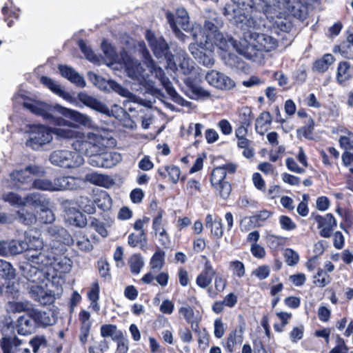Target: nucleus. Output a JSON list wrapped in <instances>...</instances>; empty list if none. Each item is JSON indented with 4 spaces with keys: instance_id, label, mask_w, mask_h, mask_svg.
I'll list each match as a JSON object with an SVG mask.
<instances>
[{
    "instance_id": "nucleus-2",
    "label": "nucleus",
    "mask_w": 353,
    "mask_h": 353,
    "mask_svg": "<svg viewBox=\"0 0 353 353\" xmlns=\"http://www.w3.org/2000/svg\"><path fill=\"white\" fill-rule=\"evenodd\" d=\"M277 45L276 39L271 36L248 31L244 34L243 50H241V54L255 61L261 56L262 51H272Z\"/></svg>"
},
{
    "instance_id": "nucleus-56",
    "label": "nucleus",
    "mask_w": 353,
    "mask_h": 353,
    "mask_svg": "<svg viewBox=\"0 0 353 353\" xmlns=\"http://www.w3.org/2000/svg\"><path fill=\"white\" fill-rule=\"evenodd\" d=\"M76 202H77V205L79 210H81L90 214H93L95 212L93 203L89 201L88 198L81 197L80 199Z\"/></svg>"
},
{
    "instance_id": "nucleus-12",
    "label": "nucleus",
    "mask_w": 353,
    "mask_h": 353,
    "mask_svg": "<svg viewBox=\"0 0 353 353\" xmlns=\"http://www.w3.org/2000/svg\"><path fill=\"white\" fill-rule=\"evenodd\" d=\"M65 212V219L70 225L83 228L87 224V219L74 200H65L61 203Z\"/></svg>"
},
{
    "instance_id": "nucleus-46",
    "label": "nucleus",
    "mask_w": 353,
    "mask_h": 353,
    "mask_svg": "<svg viewBox=\"0 0 353 353\" xmlns=\"http://www.w3.org/2000/svg\"><path fill=\"white\" fill-rule=\"evenodd\" d=\"M331 282V277L323 269L319 268L314 276V283L319 287L323 288Z\"/></svg>"
},
{
    "instance_id": "nucleus-64",
    "label": "nucleus",
    "mask_w": 353,
    "mask_h": 353,
    "mask_svg": "<svg viewBox=\"0 0 353 353\" xmlns=\"http://www.w3.org/2000/svg\"><path fill=\"white\" fill-rule=\"evenodd\" d=\"M339 143L346 150H353V133L348 132L347 135L341 136Z\"/></svg>"
},
{
    "instance_id": "nucleus-15",
    "label": "nucleus",
    "mask_w": 353,
    "mask_h": 353,
    "mask_svg": "<svg viewBox=\"0 0 353 353\" xmlns=\"http://www.w3.org/2000/svg\"><path fill=\"white\" fill-rule=\"evenodd\" d=\"M44 173L43 168L38 165H29L24 170H16L10 174V177L13 181L19 182L21 184L28 185V187L23 189H30V185L32 183L34 176H41Z\"/></svg>"
},
{
    "instance_id": "nucleus-7",
    "label": "nucleus",
    "mask_w": 353,
    "mask_h": 353,
    "mask_svg": "<svg viewBox=\"0 0 353 353\" xmlns=\"http://www.w3.org/2000/svg\"><path fill=\"white\" fill-rule=\"evenodd\" d=\"M28 136L26 141V146L37 150L52 141L53 132L50 128L45 125H35L30 128Z\"/></svg>"
},
{
    "instance_id": "nucleus-40",
    "label": "nucleus",
    "mask_w": 353,
    "mask_h": 353,
    "mask_svg": "<svg viewBox=\"0 0 353 353\" xmlns=\"http://www.w3.org/2000/svg\"><path fill=\"white\" fill-rule=\"evenodd\" d=\"M101 334L103 337H111L115 341L123 336V332L119 330L116 325L112 324H105L101 327Z\"/></svg>"
},
{
    "instance_id": "nucleus-49",
    "label": "nucleus",
    "mask_w": 353,
    "mask_h": 353,
    "mask_svg": "<svg viewBox=\"0 0 353 353\" xmlns=\"http://www.w3.org/2000/svg\"><path fill=\"white\" fill-rule=\"evenodd\" d=\"M265 239L268 246L272 250H278L282 247L285 242L284 237L276 236L272 234H267Z\"/></svg>"
},
{
    "instance_id": "nucleus-58",
    "label": "nucleus",
    "mask_w": 353,
    "mask_h": 353,
    "mask_svg": "<svg viewBox=\"0 0 353 353\" xmlns=\"http://www.w3.org/2000/svg\"><path fill=\"white\" fill-rule=\"evenodd\" d=\"M97 205L99 208L102 209L103 211L110 210L112 205V200L110 196L105 192L100 196L98 199Z\"/></svg>"
},
{
    "instance_id": "nucleus-24",
    "label": "nucleus",
    "mask_w": 353,
    "mask_h": 353,
    "mask_svg": "<svg viewBox=\"0 0 353 353\" xmlns=\"http://www.w3.org/2000/svg\"><path fill=\"white\" fill-rule=\"evenodd\" d=\"M61 250L55 248L53 256V263L51 265L54 271L57 273L65 274L70 271L72 268L71 260L63 254H60Z\"/></svg>"
},
{
    "instance_id": "nucleus-23",
    "label": "nucleus",
    "mask_w": 353,
    "mask_h": 353,
    "mask_svg": "<svg viewBox=\"0 0 353 353\" xmlns=\"http://www.w3.org/2000/svg\"><path fill=\"white\" fill-rule=\"evenodd\" d=\"M54 108L57 109V112H59L62 115L69 117L85 127L90 128L92 126V121L91 118L86 114H81L74 110L63 108L59 105L54 106Z\"/></svg>"
},
{
    "instance_id": "nucleus-22",
    "label": "nucleus",
    "mask_w": 353,
    "mask_h": 353,
    "mask_svg": "<svg viewBox=\"0 0 353 353\" xmlns=\"http://www.w3.org/2000/svg\"><path fill=\"white\" fill-rule=\"evenodd\" d=\"M37 327V323H35L30 311L20 316L17 319L16 329L20 335L31 334Z\"/></svg>"
},
{
    "instance_id": "nucleus-26",
    "label": "nucleus",
    "mask_w": 353,
    "mask_h": 353,
    "mask_svg": "<svg viewBox=\"0 0 353 353\" xmlns=\"http://www.w3.org/2000/svg\"><path fill=\"white\" fill-rule=\"evenodd\" d=\"M47 233L54 241L61 242L65 245H72L74 243V239L63 228L50 225L48 227Z\"/></svg>"
},
{
    "instance_id": "nucleus-57",
    "label": "nucleus",
    "mask_w": 353,
    "mask_h": 353,
    "mask_svg": "<svg viewBox=\"0 0 353 353\" xmlns=\"http://www.w3.org/2000/svg\"><path fill=\"white\" fill-rule=\"evenodd\" d=\"M285 262L290 266L296 265L299 261V254L292 249L288 248L284 252Z\"/></svg>"
},
{
    "instance_id": "nucleus-45",
    "label": "nucleus",
    "mask_w": 353,
    "mask_h": 353,
    "mask_svg": "<svg viewBox=\"0 0 353 353\" xmlns=\"http://www.w3.org/2000/svg\"><path fill=\"white\" fill-rule=\"evenodd\" d=\"M34 188L44 191L54 192L52 180L48 179H37L30 185V188Z\"/></svg>"
},
{
    "instance_id": "nucleus-1",
    "label": "nucleus",
    "mask_w": 353,
    "mask_h": 353,
    "mask_svg": "<svg viewBox=\"0 0 353 353\" xmlns=\"http://www.w3.org/2000/svg\"><path fill=\"white\" fill-rule=\"evenodd\" d=\"M23 107L31 112L42 117L50 123L59 125L60 128H54L53 134L59 139H77L80 132L72 129L75 125L61 117H55L53 113L57 111L54 106L37 101H23Z\"/></svg>"
},
{
    "instance_id": "nucleus-16",
    "label": "nucleus",
    "mask_w": 353,
    "mask_h": 353,
    "mask_svg": "<svg viewBox=\"0 0 353 353\" xmlns=\"http://www.w3.org/2000/svg\"><path fill=\"white\" fill-rule=\"evenodd\" d=\"M23 276L29 281L33 283H43L46 279H50V273L39 269L32 263L28 261L27 263L21 265Z\"/></svg>"
},
{
    "instance_id": "nucleus-28",
    "label": "nucleus",
    "mask_w": 353,
    "mask_h": 353,
    "mask_svg": "<svg viewBox=\"0 0 353 353\" xmlns=\"http://www.w3.org/2000/svg\"><path fill=\"white\" fill-rule=\"evenodd\" d=\"M78 98L85 105L99 112L110 114V110L108 107L94 97L86 93L81 92L78 94Z\"/></svg>"
},
{
    "instance_id": "nucleus-21",
    "label": "nucleus",
    "mask_w": 353,
    "mask_h": 353,
    "mask_svg": "<svg viewBox=\"0 0 353 353\" xmlns=\"http://www.w3.org/2000/svg\"><path fill=\"white\" fill-rule=\"evenodd\" d=\"M145 38L154 55L157 58L165 57L168 61L172 55L168 54V46L165 41L162 37H156L150 30L146 32Z\"/></svg>"
},
{
    "instance_id": "nucleus-53",
    "label": "nucleus",
    "mask_w": 353,
    "mask_h": 353,
    "mask_svg": "<svg viewBox=\"0 0 353 353\" xmlns=\"http://www.w3.org/2000/svg\"><path fill=\"white\" fill-rule=\"evenodd\" d=\"M314 121L312 119H310L307 123L305 126L301 127L297 130V137H304L305 139H312Z\"/></svg>"
},
{
    "instance_id": "nucleus-30",
    "label": "nucleus",
    "mask_w": 353,
    "mask_h": 353,
    "mask_svg": "<svg viewBox=\"0 0 353 353\" xmlns=\"http://www.w3.org/2000/svg\"><path fill=\"white\" fill-rule=\"evenodd\" d=\"M37 323V327H47L55 323V319L51 311L32 310L30 311Z\"/></svg>"
},
{
    "instance_id": "nucleus-39",
    "label": "nucleus",
    "mask_w": 353,
    "mask_h": 353,
    "mask_svg": "<svg viewBox=\"0 0 353 353\" xmlns=\"http://www.w3.org/2000/svg\"><path fill=\"white\" fill-rule=\"evenodd\" d=\"M334 62V57L331 54H325L323 57L314 61L312 68L314 70L322 73L325 72Z\"/></svg>"
},
{
    "instance_id": "nucleus-17",
    "label": "nucleus",
    "mask_w": 353,
    "mask_h": 353,
    "mask_svg": "<svg viewBox=\"0 0 353 353\" xmlns=\"http://www.w3.org/2000/svg\"><path fill=\"white\" fill-rule=\"evenodd\" d=\"M312 219L318 225V228L321 229L319 234L322 237L329 238L332 236L334 228L336 226V221L334 216L330 214H326L321 216L316 213H312Z\"/></svg>"
},
{
    "instance_id": "nucleus-35",
    "label": "nucleus",
    "mask_w": 353,
    "mask_h": 353,
    "mask_svg": "<svg viewBox=\"0 0 353 353\" xmlns=\"http://www.w3.org/2000/svg\"><path fill=\"white\" fill-rule=\"evenodd\" d=\"M353 76V70L347 61L341 62L337 68L336 80L339 83L343 84L350 80Z\"/></svg>"
},
{
    "instance_id": "nucleus-25",
    "label": "nucleus",
    "mask_w": 353,
    "mask_h": 353,
    "mask_svg": "<svg viewBox=\"0 0 353 353\" xmlns=\"http://www.w3.org/2000/svg\"><path fill=\"white\" fill-rule=\"evenodd\" d=\"M35 283L30 288L31 296L41 305L50 304L54 301V296L50 292H48L40 285Z\"/></svg>"
},
{
    "instance_id": "nucleus-19",
    "label": "nucleus",
    "mask_w": 353,
    "mask_h": 353,
    "mask_svg": "<svg viewBox=\"0 0 353 353\" xmlns=\"http://www.w3.org/2000/svg\"><path fill=\"white\" fill-rule=\"evenodd\" d=\"M121 155L118 152H104L90 157L89 163L95 167L110 168L121 161Z\"/></svg>"
},
{
    "instance_id": "nucleus-6",
    "label": "nucleus",
    "mask_w": 353,
    "mask_h": 353,
    "mask_svg": "<svg viewBox=\"0 0 353 353\" xmlns=\"http://www.w3.org/2000/svg\"><path fill=\"white\" fill-rule=\"evenodd\" d=\"M223 22L220 17L210 18L205 21L203 28L199 24H194L191 30V36L196 39H201V44L212 41L214 34L221 32L219 30L223 27Z\"/></svg>"
},
{
    "instance_id": "nucleus-31",
    "label": "nucleus",
    "mask_w": 353,
    "mask_h": 353,
    "mask_svg": "<svg viewBox=\"0 0 353 353\" xmlns=\"http://www.w3.org/2000/svg\"><path fill=\"white\" fill-rule=\"evenodd\" d=\"M215 271L209 261H206L203 270L198 275L196 283L201 288H206L212 282Z\"/></svg>"
},
{
    "instance_id": "nucleus-36",
    "label": "nucleus",
    "mask_w": 353,
    "mask_h": 353,
    "mask_svg": "<svg viewBox=\"0 0 353 353\" xmlns=\"http://www.w3.org/2000/svg\"><path fill=\"white\" fill-rule=\"evenodd\" d=\"M8 250H9V254L15 255L25 250H28V252L30 250H33V245L31 243H28L23 240H13L8 243Z\"/></svg>"
},
{
    "instance_id": "nucleus-59",
    "label": "nucleus",
    "mask_w": 353,
    "mask_h": 353,
    "mask_svg": "<svg viewBox=\"0 0 353 353\" xmlns=\"http://www.w3.org/2000/svg\"><path fill=\"white\" fill-rule=\"evenodd\" d=\"M201 191V184L200 183L194 179L189 180L187 182L185 192L187 194L190 196H195L198 192Z\"/></svg>"
},
{
    "instance_id": "nucleus-50",
    "label": "nucleus",
    "mask_w": 353,
    "mask_h": 353,
    "mask_svg": "<svg viewBox=\"0 0 353 353\" xmlns=\"http://www.w3.org/2000/svg\"><path fill=\"white\" fill-rule=\"evenodd\" d=\"M143 243L142 245H144L147 243L145 232H141L139 234L131 233L129 234L128 243L130 247L134 248L137 246L139 243Z\"/></svg>"
},
{
    "instance_id": "nucleus-47",
    "label": "nucleus",
    "mask_w": 353,
    "mask_h": 353,
    "mask_svg": "<svg viewBox=\"0 0 353 353\" xmlns=\"http://www.w3.org/2000/svg\"><path fill=\"white\" fill-rule=\"evenodd\" d=\"M128 263L132 273L138 274L144 265V261L140 254H133L129 259Z\"/></svg>"
},
{
    "instance_id": "nucleus-61",
    "label": "nucleus",
    "mask_w": 353,
    "mask_h": 353,
    "mask_svg": "<svg viewBox=\"0 0 353 353\" xmlns=\"http://www.w3.org/2000/svg\"><path fill=\"white\" fill-rule=\"evenodd\" d=\"M39 218L44 223H52L55 220V216L52 210L46 207L41 209Z\"/></svg>"
},
{
    "instance_id": "nucleus-10",
    "label": "nucleus",
    "mask_w": 353,
    "mask_h": 353,
    "mask_svg": "<svg viewBox=\"0 0 353 353\" xmlns=\"http://www.w3.org/2000/svg\"><path fill=\"white\" fill-rule=\"evenodd\" d=\"M145 64L150 72L160 81L161 85L165 89L167 94L170 97L173 101L179 105L183 106L185 105L188 102L176 92L170 79L165 77L161 68L157 66L154 62L150 59V58L146 59Z\"/></svg>"
},
{
    "instance_id": "nucleus-38",
    "label": "nucleus",
    "mask_w": 353,
    "mask_h": 353,
    "mask_svg": "<svg viewBox=\"0 0 353 353\" xmlns=\"http://www.w3.org/2000/svg\"><path fill=\"white\" fill-rule=\"evenodd\" d=\"M41 81L43 85H46L52 92L56 94L63 97L66 100H68L71 98L70 94L63 90L61 86L52 79L47 77H42L41 78Z\"/></svg>"
},
{
    "instance_id": "nucleus-11",
    "label": "nucleus",
    "mask_w": 353,
    "mask_h": 353,
    "mask_svg": "<svg viewBox=\"0 0 353 353\" xmlns=\"http://www.w3.org/2000/svg\"><path fill=\"white\" fill-rule=\"evenodd\" d=\"M100 140V137L94 133L89 132L87 134L79 133L72 143V147L75 152L81 155L84 154L91 157L97 152Z\"/></svg>"
},
{
    "instance_id": "nucleus-5",
    "label": "nucleus",
    "mask_w": 353,
    "mask_h": 353,
    "mask_svg": "<svg viewBox=\"0 0 353 353\" xmlns=\"http://www.w3.org/2000/svg\"><path fill=\"white\" fill-rule=\"evenodd\" d=\"M166 19L175 36L181 41H185L187 37L181 31V29L191 33L193 26L190 23L189 15L186 10L184 8H178L175 14L167 12Z\"/></svg>"
},
{
    "instance_id": "nucleus-54",
    "label": "nucleus",
    "mask_w": 353,
    "mask_h": 353,
    "mask_svg": "<svg viewBox=\"0 0 353 353\" xmlns=\"http://www.w3.org/2000/svg\"><path fill=\"white\" fill-rule=\"evenodd\" d=\"M271 213L269 211L264 210L261 212L259 214L252 216L250 217H245L242 219L243 223H246L247 221H250L252 223H254V225H260V221H264L268 219Z\"/></svg>"
},
{
    "instance_id": "nucleus-60",
    "label": "nucleus",
    "mask_w": 353,
    "mask_h": 353,
    "mask_svg": "<svg viewBox=\"0 0 353 353\" xmlns=\"http://www.w3.org/2000/svg\"><path fill=\"white\" fill-rule=\"evenodd\" d=\"M213 187L219 191L220 196L224 199L228 198L232 191L231 185L228 181H223L220 183V184H217V185H214Z\"/></svg>"
},
{
    "instance_id": "nucleus-29",
    "label": "nucleus",
    "mask_w": 353,
    "mask_h": 353,
    "mask_svg": "<svg viewBox=\"0 0 353 353\" xmlns=\"http://www.w3.org/2000/svg\"><path fill=\"white\" fill-rule=\"evenodd\" d=\"M78 98L85 105L99 112L110 114V110L108 107L94 97L86 93L81 92L78 94Z\"/></svg>"
},
{
    "instance_id": "nucleus-8",
    "label": "nucleus",
    "mask_w": 353,
    "mask_h": 353,
    "mask_svg": "<svg viewBox=\"0 0 353 353\" xmlns=\"http://www.w3.org/2000/svg\"><path fill=\"white\" fill-rule=\"evenodd\" d=\"M52 164L65 168H77L84 162V159L79 153L68 150H55L50 156Z\"/></svg>"
},
{
    "instance_id": "nucleus-20",
    "label": "nucleus",
    "mask_w": 353,
    "mask_h": 353,
    "mask_svg": "<svg viewBox=\"0 0 353 353\" xmlns=\"http://www.w3.org/2000/svg\"><path fill=\"white\" fill-rule=\"evenodd\" d=\"M83 183V179L71 176H60L52 180L54 192L77 190Z\"/></svg>"
},
{
    "instance_id": "nucleus-3",
    "label": "nucleus",
    "mask_w": 353,
    "mask_h": 353,
    "mask_svg": "<svg viewBox=\"0 0 353 353\" xmlns=\"http://www.w3.org/2000/svg\"><path fill=\"white\" fill-rule=\"evenodd\" d=\"M101 48L106 59L110 60L111 67L114 64H119L121 68H125L129 77L137 79L143 77V69L141 63L129 56L125 50H122L120 55H117L113 46L106 41L102 42Z\"/></svg>"
},
{
    "instance_id": "nucleus-34",
    "label": "nucleus",
    "mask_w": 353,
    "mask_h": 353,
    "mask_svg": "<svg viewBox=\"0 0 353 353\" xmlns=\"http://www.w3.org/2000/svg\"><path fill=\"white\" fill-rule=\"evenodd\" d=\"M243 340V331L241 327L230 333L225 344V348L228 352H232L236 345H241Z\"/></svg>"
},
{
    "instance_id": "nucleus-27",
    "label": "nucleus",
    "mask_w": 353,
    "mask_h": 353,
    "mask_svg": "<svg viewBox=\"0 0 353 353\" xmlns=\"http://www.w3.org/2000/svg\"><path fill=\"white\" fill-rule=\"evenodd\" d=\"M84 181H88L92 184L101 186L105 188H110L114 184V180L111 176L100 174L96 172L87 173L85 176Z\"/></svg>"
},
{
    "instance_id": "nucleus-37",
    "label": "nucleus",
    "mask_w": 353,
    "mask_h": 353,
    "mask_svg": "<svg viewBox=\"0 0 353 353\" xmlns=\"http://www.w3.org/2000/svg\"><path fill=\"white\" fill-rule=\"evenodd\" d=\"M272 123V117L270 112H263L260 114L256 120L255 130L256 132L263 135L265 132L267 131V126L270 125Z\"/></svg>"
},
{
    "instance_id": "nucleus-62",
    "label": "nucleus",
    "mask_w": 353,
    "mask_h": 353,
    "mask_svg": "<svg viewBox=\"0 0 353 353\" xmlns=\"http://www.w3.org/2000/svg\"><path fill=\"white\" fill-rule=\"evenodd\" d=\"M281 228L287 231L293 230L296 228V223L288 216L281 215L279 217Z\"/></svg>"
},
{
    "instance_id": "nucleus-48",
    "label": "nucleus",
    "mask_w": 353,
    "mask_h": 353,
    "mask_svg": "<svg viewBox=\"0 0 353 353\" xmlns=\"http://www.w3.org/2000/svg\"><path fill=\"white\" fill-rule=\"evenodd\" d=\"M74 239L77 241V247L82 251H90L92 249V244L90 240L86 237L82 232L75 233Z\"/></svg>"
},
{
    "instance_id": "nucleus-43",
    "label": "nucleus",
    "mask_w": 353,
    "mask_h": 353,
    "mask_svg": "<svg viewBox=\"0 0 353 353\" xmlns=\"http://www.w3.org/2000/svg\"><path fill=\"white\" fill-rule=\"evenodd\" d=\"M17 219L20 223L25 225H30L36 223L37 216L32 212H29L26 209H21L17 211Z\"/></svg>"
},
{
    "instance_id": "nucleus-63",
    "label": "nucleus",
    "mask_w": 353,
    "mask_h": 353,
    "mask_svg": "<svg viewBox=\"0 0 353 353\" xmlns=\"http://www.w3.org/2000/svg\"><path fill=\"white\" fill-rule=\"evenodd\" d=\"M348 347L345 345V341L339 335L336 336V345L329 353H347Z\"/></svg>"
},
{
    "instance_id": "nucleus-51",
    "label": "nucleus",
    "mask_w": 353,
    "mask_h": 353,
    "mask_svg": "<svg viewBox=\"0 0 353 353\" xmlns=\"http://www.w3.org/2000/svg\"><path fill=\"white\" fill-rule=\"evenodd\" d=\"M3 199L12 205L24 206V199L15 192H8L3 195Z\"/></svg>"
},
{
    "instance_id": "nucleus-42",
    "label": "nucleus",
    "mask_w": 353,
    "mask_h": 353,
    "mask_svg": "<svg viewBox=\"0 0 353 353\" xmlns=\"http://www.w3.org/2000/svg\"><path fill=\"white\" fill-rule=\"evenodd\" d=\"M194 40V43H191L189 46V50L192 55L194 57V59H197L202 55V54L206 51L207 49H210V47H208V42L203 41L204 43H201L202 41L201 39H196V38H192Z\"/></svg>"
},
{
    "instance_id": "nucleus-18",
    "label": "nucleus",
    "mask_w": 353,
    "mask_h": 353,
    "mask_svg": "<svg viewBox=\"0 0 353 353\" xmlns=\"http://www.w3.org/2000/svg\"><path fill=\"white\" fill-rule=\"evenodd\" d=\"M216 46L223 52H229L231 48L236 50L239 54L241 50H243V44L238 43L229 35H224L221 32H218L212 38V41H208V45Z\"/></svg>"
},
{
    "instance_id": "nucleus-4",
    "label": "nucleus",
    "mask_w": 353,
    "mask_h": 353,
    "mask_svg": "<svg viewBox=\"0 0 353 353\" xmlns=\"http://www.w3.org/2000/svg\"><path fill=\"white\" fill-rule=\"evenodd\" d=\"M35 248L29 250L26 256L28 261L32 263L39 269L48 272L53 263L54 248L43 249V242L37 239L35 240Z\"/></svg>"
},
{
    "instance_id": "nucleus-13",
    "label": "nucleus",
    "mask_w": 353,
    "mask_h": 353,
    "mask_svg": "<svg viewBox=\"0 0 353 353\" xmlns=\"http://www.w3.org/2000/svg\"><path fill=\"white\" fill-rule=\"evenodd\" d=\"M168 66L172 70L179 71L183 74H189L194 68V63L184 50H180L173 60L171 58L168 59Z\"/></svg>"
},
{
    "instance_id": "nucleus-41",
    "label": "nucleus",
    "mask_w": 353,
    "mask_h": 353,
    "mask_svg": "<svg viewBox=\"0 0 353 353\" xmlns=\"http://www.w3.org/2000/svg\"><path fill=\"white\" fill-rule=\"evenodd\" d=\"M158 173L163 177H165L168 174L171 180V181L174 183H176L179 181L181 171L180 169L175 165H170L165 166L163 168H160L158 170Z\"/></svg>"
},
{
    "instance_id": "nucleus-44",
    "label": "nucleus",
    "mask_w": 353,
    "mask_h": 353,
    "mask_svg": "<svg viewBox=\"0 0 353 353\" xmlns=\"http://www.w3.org/2000/svg\"><path fill=\"white\" fill-rule=\"evenodd\" d=\"M165 252L161 250H157L153 254L150 260L151 270L157 272L161 270L164 264Z\"/></svg>"
},
{
    "instance_id": "nucleus-14",
    "label": "nucleus",
    "mask_w": 353,
    "mask_h": 353,
    "mask_svg": "<svg viewBox=\"0 0 353 353\" xmlns=\"http://www.w3.org/2000/svg\"><path fill=\"white\" fill-rule=\"evenodd\" d=\"M205 80L212 87L221 90H230L235 86L234 81L230 77L215 70L206 73Z\"/></svg>"
},
{
    "instance_id": "nucleus-52",
    "label": "nucleus",
    "mask_w": 353,
    "mask_h": 353,
    "mask_svg": "<svg viewBox=\"0 0 353 353\" xmlns=\"http://www.w3.org/2000/svg\"><path fill=\"white\" fill-rule=\"evenodd\" d=\"M225 172L223 168H220V166L215 168L212 172L210 178L212 185H217V184L225 181Z\"/></svg>"
},
{
    "instance_id": "nucleus-32",
    "label": "nucleus",
    "mask_w": 353,
    "mask_h": 353,
    "mask_svg": "<svg viewBox=\"0 0 353 353\" xmlns=\"http://www.w3.org/2000/svg\"><path fill=\"white\" fill-rule=\"evenodd\" d=\"M59 69L61 75L68 79L72 83L81 88L85 86V81L83 77L72 68L68 65H60Z\"/></svg>"
},
{
    "instance_id": "nucleus-55",
    "label": "nucleus",
    "mask_w": 353,
    "mask_h": 353,
    "mask_svg": "<svg viewBox=\"0 0 353 353\" xmlns=\"http://www.w3.org/2000/svg\"><path fill=\"white\" fill-rule=\"evenodd\" d=\"M230 269L232 274L241 278L245 275V270L243 263L239 261H233L230 263Z\"/></svg>"
},
{
    "instance_id": "nucleus-9",
    "label": "nucleus",
    "mask_w": 353,
    "mask_h": 353,
    "mask_svg": "<svg viewBox=\"0 0 353 353\" xmlns=\"http://www.w3.org/2000/svg\"><path fill=\"white\" fill-rule=\"evenodd\" d=\"M232 3H227L223 8V14L234 24L243 23L245 19L244 10L254 6L252 0H231Z\"/></svg>"
},
{
    "instance_id": "nucleus-33",
    "label": "nucleus",
    "mask_w": 353,
    "mask_h": 353,
    "mask_svg": "<svg viewBox=\"0 0 353 353\" xmlns=\"http://www.w3.org/2000/svg\"><path fill=\"white\" fill-rule=\"evenodd\" d=\"M0 343L3 353H18L22 341L16 336H8L3 337Z\"/></svg>"
}]
</instances>
